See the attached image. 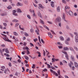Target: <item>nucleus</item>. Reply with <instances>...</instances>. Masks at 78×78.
Masks as SVG:
<instances>
[{
  "label": "nucleus",
  "instance_id": "69168bd1",
  "mask_svg": "<svg viewBox=\"0 0 78 78\" xmlns=\"http://www.w3.org/2000/svg\"><path fill=\"white\" fill-rule=\"evenodd\" d=\"M62 53H64V54H65L66 55H67V52H66L62 51Z\"/></svg>",
  "mask_w": 78,
  "mask_h": 78
},
{
  "label": "nucleus",
  "instance_id": "e433bc0d",
  "mask_svg": "<svg viewBox=\"0 0 78 78\" xmlns=\"http://www.w3.org/2000/svg\"><path fill=\"white\" fill-rule=\"evenodd\" d=\"M1 15L2 16H6V13H2L1 14Z\"/></svg>",
  "mask_w": 78,
  "mask_h": 78
},
{
  "label": "nucleus",
  "instance_id": "f8f14e48",
  "mask_svg": "<svg viewBox=\"0 0 78 78\" xmlns=\"http://www.w3.org/2000/svg\"><path fill=\"white\" fill-rule=\"evenodd\" d=\"M69 66L70 67H72V66H73V64L71 62H70V63H69Z\"/></svg>",
  "mask_w": 78,
  "mask_h": 78
},
{
  "label": "nucleus",
  "instance_id": "052dcab7",
  "mask_svg": "<svg viewBox=\"0 0 78 78\" xmlns=\"http://www.w3.org/2000/svg\"><path fill=\"white\" fill-rule=\"evenodd\" d=\"M57 43L59 45H62V44H61L60 42H58Z\"/></svg>",
  "mask_w": 78,
  "mask_h": 78
},
{
  "label": "nucleus",
  "instance_id": "79ce46f5",
  "mask_svg": "<svg viewBox=\"0 0 78 78\" xmlns=\"http://www.w3.org/2000/svg\"><path fill=\"white\" fill-rule=\"evenodd\" d=\"M3 25L4 27H6V26H7V24L6 23H3Z\"/></svg>",
  "mask_w": 78,
  "mask_h": 78
},
{
  "label": "nucleus",
  "instance_id": "c9c22d12",
  "mask_svg": "<svg viewBox=\"0 0 78 78\" xmlns=\"http://www.w3.org/2000/svg\"><path fill=\"white\" fill-rule=\"evenodd\" d=\"M51 33H52V34H55V35H56V34H55V33L54 31L51 30Z\"/></svg>",
  "mask_w": 78,
  "mask_h": 78
},
{
  "label": "nucleus",
  "instance_id": "3c124183",
  "mask_svg": "<svg viewBox=\"0 0 78 78\" xmlns=\"http://www.w3.org/2000/svg\"><path fill=\"white\" fill-rule=\"evenodd\" d=\"M62 3H64V4H66V2L65 0H63L62 1Z\"/></svg>",
  "mask_w": 78,
  "mask_h": 78
},
{
  "label": "nucleus",
  "instance_id": "20e7f679",
  "mask_svg": "<svg viewBox=\"0 0 78 78\" xmlns=\"http://www.w3.org/2000/svg\"><path fill=\"white\" fill-rule=\"evenodd\" d=\"M48 36L50 37V38H51V39L52 38H53V35L51 34V32H48Z\"/></svg>",
  "mask_w": 78,
  "mask_h": 78
},
{
  "label": "nucleus",
  "instance_id": "4468645a",
  "mask_svg": "<svg viewBox=\"0 0 78 78\" xmlns=\"http://www.w3.org/2000/svg\"><path fill=\"white\" fill-rule=\"evenodd\" d=\"M39 7L41 9H44V7L42 6V5L41 4H39Z\"/></svg>",
  "mask_w": 78,
  "mask_h": 78
},
{
  "label": "nucleus",
  "instance_id": "603ef678",
  "mask_svg": "<svg viewBox=\"0 0 78 78\" xmlns=\"http://www.w3.org/2000/svg\"><path fill=\"white\" fill-rule=\"evenodd\" d=\"M33 16H36V14H35V12H34V11L33 10Z\"/></svg>",
  "mask_w": 78,
  "mask_h": 78
},
{
  "label": "nucleus",
  "instance_id": "39448f33",
  "mask_svg": "<svg viewBox=\"0 0 78 78\" xmlns=\"http://www.w3.org/2000/svg\"><path fill=\"white\" fill-rule=\"evenodd\" d=\"M69 14L70 16H71V17H73V13L72 12V11H71V10L69 11Z\"/></svg>",
  "mask_w": 78,
  "mask_h": 78
},
{
  "label": "nucleus",
  "instance_id": "bb28decb",
  "mask_svg": "<svg viewBox=\"0 0 78 78\" xmlns=\"http://www.w3.org/2000/svg\"><path fill=\"white\" fill-rule=\"evenodd\" d=\"M43 27H44V28H45L46 29H47V30H49V28H48V27H47V26H45V25H44Z\"/></svg>",
  "mask_w": 78,
  "mask_h": 78
},
{
  "label": "nucleus",
  "instance_id": "c03bdc74",
  "mask_svg": "<svg viewBox=\"0 0 78 78\" xmlns=\"http://www.w3.org/2000/svg\"><path fill=\"white\" fill-rule=\"evenodd\" d=\"M70 38L69 37H68L67 38L66 41H70Z\"/></svg>",
  "mask_w": 78,
  "mask_h": 78
},
{
  "label": "nucleus",
  "instance_id": "0e129e2a",
  "mask_svg": "<svg viewBox=\"0 0 78 78\" xmlns=\"http://www.w3.org/2000/svg\"><path fill=\"white\" fill-rule=\"evenodd\" d=\"M58 47L59 48V49H61V48H62V46H58Z\"/></svg>",
  "mask_w": 78,
  "mask_h": 78
},
{
  "label": "nucleus",
  "instance_id": "ea45409f",
  "mask_svg": "<svg viewBox=\"0 0 78 78\" xmlns=\"http://www.w3.org/2000/svg\"><path fill=\"white\" fill-rule=\"evenodd\" d=\"M32 68V69H34V68H35V65L34 64H33Z\"/></svg>",
  "mask_w": 78,
  "mask_h": 78
},
{
  "label": "nucleus",
  "instance_id": "58836bf2",
  "mask_svg": "<svg viewBox=\"0 0 78 78\" xmlns=\"http://www.w3.org/2000/svg\"><path fill=\"white\" fill-rule=\"evenodd\" d=\"M18 11L19 12H22V11H21V10L20 9H18Z\"/></svg>",
  "mask_w": 78,
  "mask_h": 78
},
{
  "label": "nucleus",
  "instance_id": "4be33fe9",
  "mask_svg": "<svg viewBox=\"0 0 78 78\" xmlns=\"http://www.w3.org/2000/svg\"><path fill=\"white\" fill-rule=\"evenodd\" d=\"M69 48L71 51H74V49H73V48H72V47H70Z\"/></svg>",
  "mask_w": 78,
  "mask_h": 78
},
{
  "label": "nucleus",
  "instance_id": "c756f323",
  "mask_svg": "<svg viewBox=\"0 0 78 78\" xmlns=\"http://www.w3.org/2000/svg\"><path fill=\"white\" fill-rule=\"evenodd\" d=\"M13 34L15 36H18V34L16 33V32H13Z\"/></svg>",
  "mask_w": 78,
  "mask_h": 78
},
{
  "label": "nucleus",
  "instance_id": "bf43d9fd",
  "mask_svg": "<svg viewBox=\"0 0 78 78\" xmlns=\"http://www.w3.org/2000/svg\"><path fill=\"white\" fill-rule=\"evenodd\" d=\"M44 52H43V55L44 56H45V52L44 50H43Z\"/></svg>",
  "mask_w": 78,
  "mask_h": 78
},
{
  "label": "nucleus",
  "instance_id": "f3484780",
  "mask_svg": "<svg viewBox=\"0 0 78 78\" xmlns=\"http://www.w3.org/2000/svg\"><path fill=\"white\" fill-rule=\"evenodd\" d=\"M63 50H69V49L67 47H65L63 48Z\"/></svg>",
  "mask_w": 78,
  "mask_h": 78
},
{
  "label": "nucleus",
  "instance_id": "9d476101",
  "mask_svg": "<svg viewBox=\"0 0 78 78\" xmlns=\"http://www.w3.org/2000/svg\"><path fill=\"white\" fill-rule=\"evenodd\" d=\"M38 16L40 18H42V15H41V13L40 12H38Z\"/></svg>",
  "mask_w": 78,
  "mask_h": 78
},
{
  "label": "nucleus",
  "instance_id": "f257e3e1",
  "mask_svg": "<svg viewBox=\"0 0 78 78\" xmlns=\"http://www.w3.org/2000/svg\"><path fill=\"white\" fill-rule=\"evenodd\" d=\"M1 34L2 35V36L4 37H2L3 39L5 41H7L8 42H11V41L10 40H9V39H8V38L7 37H6V36L4 34Z\"/></svg>",
  "mask_w": 78,
  "mask_h": 78
},
{
  "label": "nucleus",
  "instance_id": "412c9836",
  "mask_svg": "<svg viewBox=\"0 0 78 78\" xmlns=\"http://www.w3.org/2000/svg\"><path fill=\"white\" fill-rule=\"evenodd\" d=\"M30 31L31 33H34V29L33 28H31L30 30Z\"/></svg>",
  "mask_w": 78,
  "mask_h": 78
},
{
  "label": "nucleus",
  "instance_id": "680f3d73",
  "mask_svg": "<svg viewBox=\"0 0 78 78\" xmlns=\"http://www.w3.org/2000/svg\"><path fill=\"white\" fill-rule=\"evenodd\" d=\"M34 7H36V8L37 7V5L34 3Z\"/></svg>",
  "mask_w": 78,
  "mask_h": 78
},
{
  "label": "nucleus",
  "instance_id": "5fc2aeb1",
  "mask_svg": "<svg viewBox=\"0 0 78 78\" xmlns=\"http://www.w3.org/2000/svg\"><path fill=\"white\" fill-rule=\"evenodd\" d=\"M33 11H34V10L33 9H30V12H33Z\"/></svg>",
  "mask_w": 78,
  "mask_h": 78
},
{
  "label": "nucleus",
  "instance_id": "a18cd8bd",
  "mask_svg": "<svg viewBox=\"0 0 78 78\" xmlns=\"http://www.w3.org/2000/svg\"><path fill=\"white\" fill-rule=\"evenodd\" d=\"M74 49H75V50H76V51H78V49L77 48V47H76L75 46H74Z\"/></svg>",
  "mask_w": 78,
  "mask_h": 78
},
{
  "label": "nucleus",
  "instance_id": "cd10ccee",
  "mask_svg": "<svg viewBox=\"0 0 78 78\" xmlns=\"http://www.w3.org/2000/svg\"><path fill=\"white\" fill-rule=\"evenodd\" d=\"M12 22H19V21L18 20H17L16 19H15L14 20H13L12 21Z\"/></svg>",
  "mask_w": 78,
  "mask_h": 78
},
{
  "label": "nucleus",
  "instance_id": "b1692460",
  "mask_svg": "<svg viewBox=\"0 0 78 78\" xmlns=\"http://www.w3.org/2000/svg\"><path fill=\"white\" fill-rule=\"evenodd\" d=\"M4 73L5 74L9 73V70H5L4 71Z\"/></svg>",
  "mask_w": 78,
  "mask_h": 78
},
{
  "label": "nucleus",
  "instance_id": "774afa93",
  "mask_svg": "<svg viewBox=\"0 0 78 78\" xmlns=\"http://www.w3.org/2000/svg\"><path fill=\"white\" fill-rule=\"evenodd\" d=\"M60 65L61 66H62V65H63V64L62 63V62H60Z\"/></svg>",
  "mask_w": 78,
  "mask_h": 78
},
{
  "label": "nucleus",
  "instance_id": "c85d7f7f",
  "mask_svg": "<svg viewBox=\"0 0 78 78\" xmlns=\"http://www.w3.org/2000/svg\"><path fill=\"white\" fill-rule=\"evenodd\" d=\"M27 18H28V19H31V16H30V15H27Z\"/></svg>",
  "mask_w": 78,
  "mask_h": 78
},
{
  "label": "nucleus",
  "instance_id": "338daca9",
  "mask_svg": "<svg viewBox=\"0 0 78 78\" xmlns=\"http://www.w3.org/2000/svg\"><path fill=\"white\" fill-rule=\"evenodd\" d=\"M62 62H63L64 63H67V61H65V60H63L62 61Z\"/></svg>",
  "mask_w": 78,
  "mask_h": 78
},
{
  "label": "nucleus",
  "instance_id": "e2e57ef3",
  "mask_svg": "<svg viewBox=\"0 0 78 78\" xmlns=\"http://www.w3.org/2000/svg\"><path fill=\"white\" fill-rule=\"evenodd\" d=\"M34 42H36V41H37V38H35V39H34Z\"/></svg>",
  "mask_w": 78,
  "mask_h": 78
},
{
  "label": "nucleus",
  "instance_id": "4c0bfd02",
  "mask_svg": "<svg viewBox=\"0 0 78 78\" xmlns=\"http://www.w3.org/2000/svg\"><path fill=\"white\" fill-rule=\"evenodd\" d=\"M18 25H19V23H16L15 26V27H17Z\"/></svg>",
  "mask_w": 78,
  "mask_h": 78
},
{
  "label": "nucleus",
  "instance_id": "a211bd4d",
  "mask_svg": "<svg viewBox=\"0 0 78 78\" xmlns=\"http://www.w3.org/2000/svg\"><path fill=\"white\" fill-rule=\"evenodd\" d=\"M69 9V7L67 6H66L65 7V10H68Z\"/></svg>",
  "mask_w": 78,
  "mask_h": 78
},
{
  "label": "nucleus",
  "instance_id": "f704fd0d",
  "mask_svg": "<svg viewBox=\"0 0 78 78\" xmlns=\"http://www.w3.org/2000/svg\"><path fill=\"white\" fill-rule=\"evenodd\" d=\"M5 51L7 53H9V51H8V48H6L5 49Z\"/></svg>",
  "mask_w": 78,
  "mask_h": 78
},
{
  "label": "nucleus",
  "instance_id": "7ed1b4c3",
  "mask_svg": "<svg viewBox=\"0 0 78 78\" xmlns=\"http://www.w3.org/2000/svg\"><path fill=\"white\" fill-rule=\"evenodd\" d=\"M25 49H27V54H30V51H29L30 50V49H29V48L27 47H26V48H25Z\"/></svg>",
  "mask_w": 78,
  "mask_h": 78
},
{
  "label": "nucleus",
  "instance_id": "1a4fd4ad",
  "mask_svg": "<svg viewBox=\"0 0 78 78\" xmlns=\"http://www.w3.org/2000/svg\"><path fill=\"white\" fill-rule=\"evenodd\" d=\"M74 64L75 67H76V68H78V63H77V62H74Z\"/></svg>",
  "mask_w": 78,
  "mask_h": 78
},
{
  "label": "nucleus",
  "instance_id": "aec40b11",
  "mask_svg": "<svg viewBox=\"0 0 78 78\" xmlns=\"http://www.w3.org/2000/svg\"><path fill=\"white\" fill-rule=\"evenodd\" d=\"M35 32L37 35H39V30L38 29H37V30H35Z\"/></svg>",
  "mask_w": 78,
  "mask_h": 78
},
{
  "label": "nucleus",
  "instance_id": "6ab92c4d",
  "mask_svg": "<svg viewBox=\"0 0 78 78\" xmlns=\"http://www.w3.org/2000/svg\"><path fill=\"white\" fill-rule=\"evenodd\" d=\"M15 75H16V76H18V77H19L20 76V73H18L17 72H16L15 74Z\"/></svg>",
  "mask_w": 78,
  "mask_h": 78
},
{
  "label": "nucleus",
  "instance_id": "72a5a7b5",
  "mask_svg": "<svg viewBox=\"0 0 78 78\" xmlns=\"http://www.w3.org/2000/svg\"><path fill=\"white\" fill-rule=\"evenodd\" d=\"M47 66L48 68H49L50 69H51V66L50 65L47 64Z\"/></svg>",
  "mask_w": 78,
  "mask_h": 78
},
{
  "label": "nucleus",
  "instance_id": "a19ab883",
  "mask_svg": "<svg viewBox=\"0 0 78 78\" xmlns=\"http://www.w3.org/2000/svg\"><path fill=\"white\" fill-rule=\"evenodd\" d=\"M4 55H5L6 56H7V57H9V55L7 54L6 53H4Z\"/></svg>",
  "mask_w": 78,
  "mask_h": 78
},
{
  "label": "nucleus",
  "instance_id": "864d4df0",
  "mask_svg": "<svg viewBox=\"0 0 78 78\" xmlns=\"http://www.w3.org/2000/svg\"><path fill=\"white\" fill-rule=\"evenodd\" d=\"M8 9H11L12 8V7L11 6H9L8 7H7Z\"/></svg>",
  "mask_w": 78,
  "mask_h": 78
},
{
  "label": "nucleus",
  "instance_id": "37998d69",
  "mask_svg": "<svg viewBox=\"0 0 78 78\" xmlns=\"http://www.w3.org/2000/svg\"><path fill=\"white\" fill-rule=\"evenodd\" d=\"M39 41L40 43H41V38L39 36H38V37Z\"/></svg>",
  "mask_w": 78,
  "mask_h": 78
},
{
  "label": "nucleus",
  "instance_id": "2eb2a0df",
  "mask_svg": "<svg viewBox=\"0 0 78 78\" xmlns=\"http://www.w3.org/2000/svg\"><path fill=\"white\" fill-rule=\"evenodd\" d=\"M1 70H2V71H4V69H5V66H1Z\"/></svg>",
  "mask_w": 78,
  "mask_h": 78
},
{
  "label": "nucleus",
  "instance_id": "ddd939ff",
  "mask_svg": "<svg viewBox=\"0 0 78 78\" xmlns=\"http://www.w3.org/2000/svg\"><path fill=\"white\" fill-rule=\"evenodd\" d=\"M62 18L63 20H64V21L65 22H67V21L66 20V19H65V14L64 13L63 15Z\"/></svg>",
  "mask_w": 78,
  "mask_h": 78
},
{
  "label": "nucleus",
  "instance_id": "49530a36",
  "mask_svg": "<svg viewBox=\"0 0 78 78\" xmlns=\"http://www.w3.org/2000/svg\"><path fill=\"white\" fill-rule=\"evenodd\" d=\"M52 62H55V59L54 58H52Z\"/></svg>",
  "mask_w": 78,
  "mask_h": 78
},
{
  "label": "nucleus",
  "instance_id": "2f4dec72",
  "mask_svg": "<svg viewBox=\"0 0 78 78\" xmlns=\"http://www.w3.org/2000/svg\"><path fill=\"white\" fill-rule=\"evenodd\" d=\"M71 59L72 60H74V56L73 55L71 56Z\"/></svg>",
  "mask_w": 78,
  "mask_h": 78
},
{
  "label": "nucleus",
  "instance_id": "f03ea898",
  "mask_svg": "<svg viewBox=\"0 0 78 78\" xmlns=\"http://www.w3.org/2000/svg\"><path fill=\"white\" fill-rule=\"evenodd\" d=\"M50 71L51 72V73H53L54 75H55L56 76H58V74L56 73L55 72L53 71V70L50 69Z\"/></svg>",
  "mask_w": 78,
  "mask_h": 78
},
{
  "label": "nucleus",
  "instance_id": "7c9ffc66",
  "mask_svg": "<svg viewBox=\"0 0 78 78\" xmlns=\"http://www.w3.org/2000/svg\"><path fill=\"white\" fill-rule=\"evenodd\" d=\"M65 56H66V59L67 60H69V56H68L67 54H66V55Z\"/></svg>",
  "mask_w": 78,
  "mask_h": 78
},
{
  "label": "nucleus",
  "instance_id": "423d86ee",
  "mask_svg": "<svg viewBox=\"0 0 78 78\" xmlns=\"http://www.w3.org/2000/svg\"><path fill=\"white\" fill-rule=\"evenodd\" d=\"M75 41L76 42H78V37L77 35L75 36Z\"/></svg>",
  "mask_w": 78,
  "mask_h": 78
},
{
  "label": "nucleus",
  "instance_id": "13d9d810",
  "mask_svg": "<svg viewBox=\"0 0 78 78\" xmlns=\"http://www.w3.org/2000/svg\"><path fill=\"white\" fill-rule=\"evenodd\" d=\"M67 10H65L66 12V14L68 15V14H69V12H68V11Z\"/></svg>",
  "mask_w": 78,
  "mask_h": 78
},
{
  "label": "nucleus",
  "instance_id": "9b49d317",
  "mask_svg": "<svg viewBox=\"0 0 78 78\" xmlns=\"http://www.w3.org/2000/svg\"><path fill=\"white\" fill-rule=\"evenodd\" d=\"M17 6H23V4L20 3V2H18L17 5Z\"/></svg>",
  "mask_w": 78,
  "mask_h": 78
},
{
  "label": "nucleus",
  "instance_id": "09e8293b",
  "mask_svg": "<svg viewBox=\"0 0 78 78\" xmlns=\"http://www.w3.org/2000/svg\"><path fill=\"white\" fill-rule=\"evenodd\" d=\"M57 73L59 75H60V70H58V71H57Z\"/></svg>",
  "mask_w": 78,
  "mask_h": 78
},
{
  "label": "nucleus",
  "instance_id": "a878e982",
  "mask_svg": "<svg viewBox=\"0 0 78 78\" xmlns=\"http://www.w3.org/2000/svg\"><path fill=\"white\" fill-rule=\"evenodd\" d=\"M57 11L58 12H59V11H60V9H59V7L58 6L57 7Z\"/></svg>",
  "mask_w": 78,
  "mask_h": 78
},
{
  "label": "nucleus",
  "instance_id": "dca6fc26",
  "mask_svg": "<svg viewBox=\"0 0 78 78\" xmlns=\"http://www.w3.org/2000/svg\"><path fill=\"white\" fill-rule=\"evenodd\" d=\"M51 5L52 7H54V2H51Z\"/></svg>",
  "mask_w": 78,
  "mask_h": 78
},
{
  "label": "nucleus",
  "instance_id": "4d7b16f0",
  "mask_svg": "<svg viewBox=\"0 0 78 78\" xmlns=\"http://www.w3.org/2000/svg\"><path fill=\"white\" fill-rule=\"evenodd\" d=\"M5 51V49H3L1 51V50H0V51H1V53H2V52H3Z\"/></svg>",
  "mask_w": 78,
  "mask_h": 78
},
{
  "label": "nucleus",
  "instance_id": "6e6552de",
  "mask_svg": "<svg viewBox=\"0 0 78 78\" xmlns=\"http://www.w3.org/2000/svg\"><path fill=\"white\" fill-rule=\"evenodd\" d=\"M13 12V14L14 15V16H17V14L15 13L16 12V10H13L12 11Z\"/></svg>",
  "mask_w": 78,
  "mask_h": 78
},
{
  "label": "nucleus",
  "instance_id": "0eeeda50",
  "mask_svg": "<svg viewBox=\"0 0 78 78\" xmlns=\"http://www.w3.org/2000/svg\"><path fill=\"white\" fill-rule=\"evenodd\" d=\"M56 20L58 22H61V19L60 17H58L56 19Z\"/></svg>",
  "mask_w": 78,
  "mask_h": 78
},
{
  "label": "nucleus",
  "instance_id": "473e14b6",
  "mask_svg": "<svg viewBox=\"0 0 78 78\" xmlns=\"http://www.w3.org/2000/svg\"><path fill=\"white\" fill-rule=\"evenodd\" d=\"M60 40H61V41H64V38L62 37H60Z\"/></svg>",
  "mask_w": 78,
  "mask_h": 78
},
{
  "label": "nucleus",
  "instance_id": "de8ad7c7",
  "mask_svg": "<svg viewBox=\"0 0 78 78\" xmlns=\"http://www.w3.org/2000/svg\"><path fill=\"white\" fill-rule=\"evenodd\" d=\"M30 47H31V46H32V47H34V44H33L32 43H30Z\"/></svg>",
  "mask_w": 78,
  "mask_h": 78
},
{
  "label": "nucleus",
  "instance_id": "5701e85b",
  "mask_svg": "<svg viewBox=\"0 0 78 78\" xmlns=\"http://www.w3.org/2000/svg\"><path fill=\"white\" fill-rule=\"evenodd\" d=\"M37 54H39L38 55V57H41V53H40V52H39V51H37Z\"/></svg>",
  "mask_w": 78,
  "mask_h": 78
},
{
  "label": "nucleus",
  "instance_id": "393cba45",
  "mask_svg": "<svg viewBox=\"0 0 78 78\" xmlns=\"http://www.w3.org/2000/svg\"><path fill=\"white\" fill-rule=\"evenodd\" d=\"M40 22L42 24H43V25H44V21H43V20H40Z\"/></svg>",
  "mask_w": 78,
  "mask_h": 78
},
{
  "label": "nucleus",
  "instance_id": "6e6d98bb",
  "mask_svg": "<svg viewBox=\"0 0 78 78\" xmlns=\"http://www.w3.org/2000/svg\"><path fill=\"white\" fill-rule=\"evenodd\" d=\"M24 35H25V36H28V34H27V33L25 32L24 33Z\"/></svg>",
  "mask_w": 78,
  "mask_h": 78
},
{
  "label": "nucleus",
  "instance_id": "8fccbe9b",
  "mask_svg": "<svg viewBox=\"0 0 78 78\" xmlns=\"http://www.w3.org/2000/svg\"><path fill=\"white\" fill-rule=\"evenodd\" d=\"M65 44H67V45H69V42L68 41H65Z\"/></svg>",
  "mask_w": 78,
  "mask_h": 78
}]
</instances>
